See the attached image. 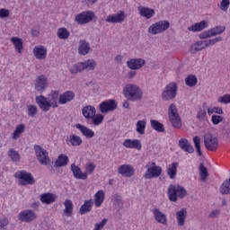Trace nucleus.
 I'll return each mask as SVG.
<instances>
[{
    "label": "nucleus",
    "mask_w": 230,
    "mask_h": 230,
    "mask_svg": "<svg viewBox=\"0 0 230 230\" xmlns=\"http://www.w3.org/2000/svg\"><path fill=\"white\" fill-rule=\"evenodd\" d=\"M177 168H179V163L174 162L169 164L166 170V173L168 177H170L172 181L177 177Z\"/></svg>",
    "instance_id": "nucleus-32"
},
{
    "label": "nucleus",
    "mask_w": 230,
    "mask_h": 230,
    "mask_svg": "<svg viewBox=\"0 0 230 230\" xmlns=\"http://www.w3.org/2000/svg\"><path fill=\"white\" fill-rule=\"evenodd\" d=\"M71 172H73L75 179H80L82 181H85V179H87V173L82 172V169L75 164H71Z\"/></svg>",
    "instance_id": "nucleus-25"
},
{
    "label": "nucleus",
    "mask_w": 230,
    "mask_h": 230,
    "mask_svg": "<svg viewBox=\"0 0 230 230\" xmlns=\"http://www.w3.org/2000/svg\"><path fill=\"white\" fill-rule=\"evenodd\" d=\"M202 49H206L204 40H198L190 46L191 53H197L199 51H202Z\"/></svg>",
    "instance_id": "nucleus-38"
},
{
    "label": "nucleus",
    "mask_w": 230,
    "mask_h": 230,
    "mask_svg": "<svg viewBox=\"0 0 230 230\" xmlns=\"http://www.w3.org/2000/svg\"><path fill=\"white\" fill-rule=\"evenodd\" d=\"M77 51L79 55L85 57L91 53V45L85 40H81L79 41Z\"/></svg>",
    "instance_id": "nucleus-20"
},
{
    "label": "nucleus",
    "mask_w": 230,
    "mask_h": 230,
    "mask_svg": "<svg viewBox=\"0 0 230 230\" xmlns=\"http://www.w3.org/2000/svg\"><path fill=\"white\" fill-rule=\"evenodd\" d=\"M151 128L155 130L156 132H164V125L159 120L151 119Z\"/></svg>",
    "instance_id": "nucleus-42"
},
{
    "label": "nucleus",
    "mask_w": 230,
    "mask_h": 230,
    "mask_svg": "<svg viewBox=\"0 0 230 230\" xmlns=\"http://www.w3.org/2000/svg\"><path fill=\"white\" fill-rule=\"evenodd\" d=\"M69 143L72 145V146H80V145L83 143L82 137H80L78 135H70Z\"/></svg>",
    "instance_id": "nucleus-47"
},
{
    "label": "nucleus",
    "mask_w": 230,
    "mask_h": 230,
    "mask_svg": "<svg viewBox=\"0 0 230 230\" xmlns=\"http://www.w3.org/2000/svg\"><path fill=\"white\" fill-rule=\"evenodd\" d=\"M208 28V22L201 21L200 22H197L190 27H188L189 31H202V30H206Z\"/></svg>",
    "instance_id": "nucleus-33"
},
{
    "label": "nucleus",
    "mask_w": 230,
    "mask_h": 230,
    "mask_svg": "<svg viewBox=\"0 0 230 230\" xmlns=\"http://www.w3.org/2000/svg\"><path fill=\"white\" fill-rule=\"evenodd\" d=\"M103 200H105V192H103V190H98L95 193V199H94L95 208H100V206L103 204Z\"/></svg>",
    "instance_id": "nucleus-36"
},
{
    "label": "nucleus",
    "mask_w": 230,
    "mask_h": 230,
    "mask_svg": "<svg viewBox=\"0 0 230 230\" xmlns=\"http://www.w3.org/2000/svg\"><path fill=\"white\" fill-rule=\"evenodd\" d=\"M199 177L202 181V182H206V179H208V177H209V172H208V168H206V166H204V164H200L199 167Z\"/></svg>",
    "instance_id": "nucleus-41"
},
{
    "label": "nucleus",
    "mask_w": 230,
    "mask_h": 230,
    "mask_svg": "<svg viewBox=\"0 0 230 230\" xmlns=\"http://www.w3.org/2000/svg\"><path fill=\"white\" fill-rule=\"evenodd\" d=\"M8 157H10L13 163H19L21 161V155L18 151L13 148H11L7 153Z\"/></svg>",
    "instance_id": "nucleus-40"
},
{
    "label": "nucleus",
    "mask_w": 230,
    "mask_h": 230,
    "mask_svg": "<svg viewBox=\"0 0 230 230\" xmlns=\"http://www.w3.org/2000/svg\"><path fill=\"white\" fill-rule=\"evenodd\" d=\"M73 100H75V92L66 91L60 94L58 103H60V105H66V103H69V102H73Z\"/></svg>",
    "instance_id": "nucleus-21"
},
{
    "label": "nucleus",
    "mask_w": 230,
    "mask_h": 230,
    "mask_svg": "<svg viewBox=\"0 0 230 230\" xmlns=\"http://www.w3.org/2000/svg\"><path fill=\"white\" fill-rule=\"evenodd\" d=\"M204 143L205 148L210 150V152H215L218 148V138L211 133H206L204 135Z\"/></svg>",
    "instance_id": "nucleus-10"
},
{
    "label": "nucleus",
    "mask_w": 230,
    "mask_h": 230,
    "mask_svg": "<svg viewBox=\"0 0 230 230\" xmlns=\"http://www.w3.org/2000/svg\"><path fill=\"white\" fill-rule=\"evenodd\" d=\"M27 111H28V116H31V118L36 116V114L38 112L37 106L31 105V104L28 105Z\"/></svg>",
    "instance_id": "nucleus-53"
},
{
    "label": "nucleus",
    "mask_w": 230,
    "mask_h": 230,
    "mask_svg": "<svg viewBox=\"0 0 230 230\" xmlns=\"http://www.w3.org/2000/svg\"><path fill=\"white\" fill-rule=\"evenodd\" d=\"M11 42L12 44H13L15 51L17 53H22V39L18 37H13L11 38Z\"/></svg>",
    "instance_id": "nucleus-37"
},
{
    "label": "nucleus",
    "mask_w": 230,
    "mask_h": 230,
    "mask_svg": "<svg viewBox=\"0 0 230 230\" xmlns=\"http://www.w3.org/2000/svg\"><path fill=\"white\" fill-rule=\"evenodd\" d=\"M125 21V12L120 11L119 13H117L112 15H109L106 18V22H110L112 24H118L119 22H123Z\"/></svg>",
    "instance_id": "nucleus-19"
},
{
    "label": "nucleus",
    "mask_w": 230,
    "mask_h": 230,
    "mask_svg": "<svg viewBox=\"0 0 230 230\" xmlns=\"http://www.w3.org/2000/svg\"><path fill=\"white\" fill-rule=\"evenodd\" d=\"M175 96H177V84L170 83L162 93V100L170 102V100H174Z\"/></svg>",
    "instance_id": "nucleus-9"
},
{
    "label": "nucleus",
    "mask_w": 230,
    "mask_h": 230,
    "mask_svg": "<svg viewBox=\"0 0 230 230\" xmlns=\"http://www.w3.org/2000/svg\"><path fill=\"white\" fill-rule=\"evenodd\" d=\"M6 226H8V218L4 217L0 219V230H3L4 228H5Z\"/></svg>",
    "instance_id": "nucleus-61"
},
{
    "label": "nucleus",
    "mask_w": 230,
    "mask_h": 230,
    "mask_svg": "<svg viewBox=\"0 0 230 230\" xmlns=\"http://www.w3.org/2000/svg\"><path fill=\"white\" fill-rule=\"evenodd\" d=\"M36 103L40 107V109H41V111H44V112H48V111L51 109V104L49 103V101L44 95L37 96Z\"/></svg>",
    "instance_id": "nucleus-17"
},
{
    "label": "nucleus",
    "mask_w": 230,
    "mask_h": 230,
    "mask_svg": "<svg viewBox=\"0 0 230 230\" xmlns=\"http://www.w3.org/2000/svg\"><path fill=\"white\" fill-rule=\"evenodd\" d=\"M57 200V198L53 193H43L40 195V201L42 204H53Z\"/></svg>",
    "instance_id": "nucleus-34"
},
{
    "label": "nucleus",
    "mask_w": 230,
    "mask_h": 230,
    "mask_svg": "<svg viewBox=\"0 0 230 230\" xmlns=\"http://www.w3.org/2000/svg\"><path fill=\"white\" fill-rule=\"evenodd\" d=\"M123 95L128 102H141L143 100V90L137 84H128L123 89Z\"/></svg>",
    "instance_id": "nucleus-1"
},
{
    "label": "nucleus",
    "mask_w": 230,
    "mask_h": 230,
    "mask_svg": "<svg viewBox=\"0 0 230 230\" xmlns=\"http://www.w3.org/2000/svg\"><path fill=\"white\" fill-rule=\"evenodd\" d=\"M205 118H206V110L200 109L199 111L198 112L197 119L199 121H202Z\"/></svg>",
    "instance_id": "nucleus-60"
},
{
    "label": "nucleus",
    "mask_w": 230,
    "mask_h": 230,
    "mask_svg": "<svg viewBox=\"0 0 230 230\" xmlns=\"http://www.w3.org/2000/svg\"><path fill=\"white\" fill-rule=\"evenodd\" d=\"M211 37H213V36L211 35V31H209V30L205 31L199 34V39H201V40L209 39Z\"/></svg>",
    "instance_id": "nucleus-59"
},
{
    "label": "nucleus",
    "mask_w": 230,
    "mask_h": 230,
    "mask_svg": "<svg viewBox=\"0 0 230 230\" xmlns=\"http://www.w3.org/2000/svg\"><path fill=\"white\" fill-rule=\"evenodd\" d=\"M146 168H147V170L145 172V179H155L163 173V168L155 165V163H152V167L146 165Z\"/></svg>",
    "instance_id": "nucleus-11"
},
{
    "label": "nucleus",
    "mask_w": 230,
    "mask_h": 230,
    "mask_svg": "<svg viewBox=\"0 0 230 230\" xmlns=\"http://www.w3.org/2000/svg\"><path fill=\"white\" fill-rule=\"evenodd\" d=\"M25 130L26 126L24 124L18 125L13 133V139H19V137H21V134L24 133Z\"/></svg>",
    "instance_id": "nucleus-44"
},
{
    "label": "nucleus",
    "mask_w": 230,
    "mask_h": 230,
    "mask_svg": "<svg viewBox=\"0 0 230 230\" xmlns=\"http://www.w3.org/2000/svg\"><path fill=\"white\" fill-rule=\"evenodd\" d=\"M34 89L37 93L42 94L46 89H48V77L44 75H39L34 83Z\"/></svg>",
    "instance_id": "nucleus-14"
},
{
    "label": "nucleus",
    "mask_w": 230,
    "mask_h": 230,
    "mask_svg": "<svg viewBox=\"0 0 230 230\" xmlns=\"http://www.w3.org/2000/svg\"><path fill=\"white\" fill-rule=\"evenodd\" d=\"M75 128L80 130V132L83 134V136H84V137H86L87 139H91V138L94 137V136H95L94 131H93V129H91L82 124H75Z\"/></svg>",
    "instance_id": "nucleus-24"
},
{
    "label": "nucleus",
    "mask_w": 230,
    "mask_h": 230,
    "mask_svg": "<svg viewBox=\"0 0 230 230\" xmlns=\"http://www.w3.org/2000/svg\"><path fill=\"white\" fill-rule=\"evenodd\" d=\"M96 17V14L93 11H84L75 17V22L79 24L80 26H84V24H89V22H93V19Z\"/></svg>",
    "instance_id": "nucleus-6"
},
{
    "label": "nucleus",
    "mask_w": 230,
    "mask_h": 230,
    "mask_svg": "<svg viewBox=\"0 0 230 230\" xmlns=\"http://www.w3.org/2000/svg\"><path fill=\"white\" fill-rule=\"evenodd\" d=\"M69 35H71V32L66 29V27H61L58 29L57 36L61 40H66V39H69Z\"/></svg>",
    "instance_id": "nucleus-39"
},
{
    "label": "nucleus",
    "mask_w": 230,
    "mask_h": 230,
    "mask_svg": "<svg viewBox=\"0 0 230 230\" xmlns=\"http://www.w3.org/2000/svg\"><path fill=\"white\" fill-rule=\"evenodd\" d=\"M14 177L20 180L21 186H28V185L35 184V178H33V175L31 174V172H28L24 170L16 172L14 174Z\"/></svg>",
    "instance_id": "nucleus-5"
},
{
    "label": "nucleus",
    "mask_w": 230,
    "mask_h": 230,
    "mask_svg": "<svg viewBox=\"0 0 230 230\" xmlns=\"http://www.w3.org/2000/svg\"><path fill=\"white\" fill-rule=\"evenodd\" d=\"M179 146L183 150V152H187L188 154H193V152H195V148H193V146H191L190 141L186 138L179 140Z\"/></svg>",
    "instance_id": "nucleus-26"
},
{
    "label": "nucleus",
    "mask_w": 230,
    "mask_h": 230,
    "mask_svg": "<svg viewBox=\"0 0 230 230\" xmlns=\"http://www.w3.org/2000/svg\"><path fill=\"white\" fill-rule=\"evenodd\" d=\"M170 28V22L164 20L159 21L155 23H153L148 28V33L151 35H159V33H164V31H166Z\"/></svg>",
    "instance_id": "nucleus-7"
},
{
    "label": "nucleus",
    "mask_w": 230,
    "mask_h": 230,
    "mask_svg": "<svg viewBox=\"0 0 230 230\" xmlns=\"http://www.w3.org/2000/svg\"><path fill=\"white\" fill-rule=\"evenodd\" d=\"M138 12L141 17H145L146 19H152L154 15H155V11L154 9H150L149 7L146 6H139Z\"/></svg>",
    "instance_id": "nucleus-27"
},
{
    "label": "nucleus",
    "mask_w": 230,
    "mask_h": 230,
    "mask_svg": "<svg viewBox=\"0 0 230 230\" xmlns=\"http://www.w3.org/2000/svg\"><path fill=\"white\" fill-rule=\"evenodd\" d=\"M145 64H146V61L143 58H131L127 61L128 67L133 71L141 69Z\"/></svg>",
    "instance_id": "nucleus-16"
},
{
    "label": "nucleus",
    "mask_w": 230,
    "mask_h": 230,
    "mask_svg": "<svg viewBox=\"0 0 230 230\" xmlns=\"http://www.w3.org/2000/svg\"><path fill=\"white\" fill-rule=\"evenodd\" d=\"M168 118L169 121L174 127V128H181L182 124L181 122V116H179V112L177 111V106L172 103L168 109Z\"/></svg>",
    "instance_id": "nucleus-4"
},
{
    "label": "nucleus",
    "mask_w": 230,
    "mask_h": 230,
    "mask_svg": "<svg viewBox=\"0 0 230 230\" xmlns=\"http://www.w3.org/2000/svg\"><path fill=\"white\" fill-rule=\"evenodd\" d=\"M199 82V79H197V76L194 75H188L185 78V84L188 87H195Z\"/></svg>",
    "instance_id": "nucleus-45"
},
{
    "label": "nucleus",
    "mask_w": 230,
    "mask_h": 230,
    "mask_svg": "<svg viewBox=\"0 0 230 230\" xmlns=\"http://www.w3.org/2000/svg\"><path fill=\"white\" fill-rule=\"evenodd\" d=\"M152 213L156 224L162 226H168V216L166 213L161 211V209L155 208L152 209Z\"/></svg>",
    "instance_id": "nucleus-12"
},
{
    "label": "nucleus",
    "mask_w": 230,
    "mask_h": 230,
    "mask_svg": "<svg viewBox=\"0 0 230 230\" xmlns=\"http://www.w3.org/2000/svg\"><path fill=\"white\" fill-rule=\"evenodd\" d=\"M82 114L85 119H91L92 116H96V108L94 106H85L82 110Z\"/></svg>",
    "instance_id": "nucleus-30"
},
{
    "label": "nucleus",
    "mask_w": 230,
    "mask_h": 230,
    "mask_svg": "<svg viewBox=\"0 0 230 230\" xmlns=\"http://www.w3.org/2000/svg\"><path fill=\"white\" fill-rule=\"evenodd\" d=\"M100 112L102 114H107V112H112V111H116L118 109V103H116L115 100H109L101 102L99 105Z\"/></svg>",
    "instance_id": "nucleus-13"
},
{
    "label": "nucleus",
    "mask_w": 230,
    "mask_h": 230,
    "mask_svg": "<svg viewBox=\"0 0 230 230\" xmlns=\"http://www.w3.org/2000/svg\"><path fill=\"white\" fill-rule=\"evenodd\" d=\"M213 111L216 114H224V110H222V108H220V107H214Z\"/></svg>",
    "instance_id": "nucleus-63"
},
{
    "label": "nucleus",
    "mask_w": 230,
    "mask_h": 230,
    "mask_svg": "<svg viewBox=\"0 0 230 230\" xmlns=\"http://www.w3.org/2000/svg\"><path fill=\"white\" fill-rule=\"evenodd\" d=\"M7 17H10V10L5 8L0 9V19H6Z\"/></svg>",
    "instance_id": "nucleus-56"
},
{
    "label": "nucleus",
    "mask_w": 230,
    "mask_h": 230,
    "mask_svg": "<svg viewBox=\"0 0 230 230\" xmlns=\"http://www.w3.org/2000/svg\"><path fill=\"white\" fill-rule=\"evenodd\" d=\"M49 102L50 103V107H53L54 109L58 107V92L53 91L49 94L48 97Z\"/></svg>",
    "instance_id": "nucleus-35"
},
{
    "label": "nucleus",
    "mask_w": 230,
    "mask_h": 230,
    "mask_svg": "<svg viewBox=\"0 0 230 230\" xmlns=\"http://www.w3.org/2000/svg\"><path fill=\"white\" fill-rule=\"evenodd\" d=\"M210 31V35L212 37H215L217 35H220L226 31V28L224 26H217L209 30Z\"/></svg>",
    "instance_id": "nucleus-48"
},
{
    "label": "nucleus",
    "mask_w": 230,
    "mask_h": 230,
    "mask_svg": "<svg viewBox=\"0 0 230 230\" xmlns=\"http://www.w3.org/2000/svg\"><path fill=\"white\" fill-rule=\"evenodd\" d=\"M118 173L124 177H132L134 175V167L130 164H123L118 168Z\"/></svg>",
    "instance_id": "nucleus-23"
},
{
    "label": "nucleus",
    "mask_w": 230,
    "mask_h": 230,
    "mask_svg": "<svg viewBox=\"0 0 230 230\" xmlns=\"http://www.w3.org/2000/svg\"><path fill=\"white\" fill-rule=\"evenodd\" d=\"M103 115L102 114H97L94 116H92L90 119H92V122H90V125H94L95 127H98L99 125H102L103 123Z\"/></svg>",
    "instance_id": "nucleus-46"
},
{
    "label": "nucleus",
    "mask_w": 230,
    "mask_h": 230,
    "mask_svg": "<svg viewBox=\"0 0 230 230\" xmlns=\"http://www.w3.org/2000/svg\"><path fill=\"white\" fill-rule=\"evenodd\" d=\"M229 4L230 0H222L219 8L222 12H227V10L229 9Z\"/></svg>",
    "instance_id": "nucleus-55"
},
{
    "label": "nucleus",
    "mask_w": 230,
    "mask_h": 230,
    "mask_svg": "<svg viewBox=\"0 0 230 230\" xmlns=\"http://www.w3.org/2000/svg\"><path fill=\"white\" fill-rule=\"evenodd\" d=\"M18 218L21 222H33L37 218V214L31 209H26L19 214Z\"/></svg>",
    "instance_id": "nucleus-15"
},
{
    "label": "nucleus",
    "mask_w": 230,
    "mask_h": 230,
    "mask_svg": "<svg viewBox=\"0 0 230 230\" xmlns=\"http://www.w3.org/2000/svg\"><path fill=\"white\" fill-rule=\"evenodd\" d=\"M113 204L114 206H123V199H121V196L116 194L114 196Z\"/></svg>",
    "instance_id": "nucleus-58"
},
{
    "label": "nucleus",
    "mask_w": 230,
    "mask_h": 230,
    "mask_svg": "<svg viewBox=\"0 0 230 230\" xmlns=\"http://www.w3.org/2000/svg\"><path fill=\"white\" fill-rule=\"evenodd\" d=\"M94 170H96V165H94L93 163L86 164L85 172L86 175H92L93 173Z\"/></svg>",
    "instance_id": "nucleus-54"
},
{
    "label": "nucleus",
    "mask_w": 230,
    "mask_h": 230,
    "mask_svg": "<svg viewBox=\"0 0 230 230\" xmlns=\"http://www.w3.org/2000/svg\"><path fill=\"white\" fill-rule=\"evenodd\" d=\"M188 217V210L186 208H181L176 212V220L179 227H182L186 224V218Z\"/></svg>",
    "instance_id": "nucleus-22"
},
{
    "label": "nucleus",
    "mask_w": 230,
    "mask_h": 230,
    "mask_svg": "<svg viewBox=\"0 0 230 230\" xmlns=\"http://www.w3.org/2000/svg\"><path fill=\"white\" fill-rule=\"evenodd\" d=\"M134 76H136V71L135 70H130L128 73V77L132 79L134 78Z\"/></svg>",
    "instance_id": "nucleus-64"
},
{
    "label": "nucleus",
    "mask_w": 230,
    "mask_h": 230,
    "mask_svg": "<svg viewBox=\"0 0 230 230\" xmlns=\"http://www.w3.org/2000/svg\"><path fill=\"white\" fill-rule=\"evenodd\" d=\"M221 40H222V37L219 36L211 40H203V42L205 44V48H209V46H215L217 42H220Z\"/></svg>",
    "instance_id": "nucleus-51"
},
{
    "label": "nucleus",
    "mask_w": 230,
    "mask_h": 230,
    "mask_svg": "<svg viewBox=\"0 0 230 230\" xmlns=\"http://www.w3.org/2000/svg\"><path fill=\"white\" fill-rule=\"evenodd\" d=\"M219 215H220V210L215 209V210H213V211L208 215V218H217V217H218Z\"/></svg>",
    "instance_id": "nucleus-62"
},
{
    "label": "nucleus",
    "mask_w": 230,
    "mask_h": 230,
    "mask_svg": "<svg viewBox=\"0 0 230 230\" xmlns=\"http://www.w3.org/2000/svg\"><path fill=\"white\" fill-rule=\"evenodd\" d=\"M193 143H194V146L197 150L198 155L199 157H202V150L200 149V137H193Z\"/></svg>",
    "instance_id": "nucleus-50"
},
{
    "label": "nucleus",
    "mask_w": 230,
    "mask_h": 230,
    "mask_svg": "<svg viewBox=\"0 0 230 230\" xmlns=\"http://www.w3.org/2000/svg\"><path fill=\"white\" fill-rule=\"evenodd\" d=\"M96 69V61L94 59H88L84 62L76 63L70 68L71 75H77L82 71H94Z\"/></svg>",
    "instance_id": "nucleus-3"
},
{
    "label": "nucleus",
    "mask_w": 230,
    "mask_h": 230,
    "mask_svg": "<svg viewBox=\"0 0 230 230\" xmlns=\"http://www.w3.org/2000/svg\"><path fill=\"white\" fill-rule=\"evenodd\" d=\"M167 195L171 202H177L178 199H184L188 195V191L181 185L171 184L167 189Z\"/></svg>",
    "instance_id": "nucleus-2"
},
{
    "label": "nucleus",
    "mask_w": 230,
    "mask_h": 230,
    "mask_svg": "<svg viewBox=\"0 0 230 230\" xmlns=\"http://www.w3.org/2000/svg\"><path fill=\"white\" fill-rule=\"evenodd\" d=\"M224 121V118L220 115H213L212 116V123L213 125H218V123H222Z\"/></svg>",
    "instance_id": "nucleus-57"
},
{
    "label": "nucleus",
    "mask_w": 230,
    "mask_h": 230,
    "mask_svg": "<svg viewBox=\"0 0 230 230\" xmlns=\"http://www.w3.org/2000/svg\"><path fill=\"white\" fill-rule=\"evenodd\" d=\"M34 150L36 157L38 161H40V164H43V166H48V164L51 163V160L49 159V154L46 149L42 148V146L35 145Z\"/></svg>",
    "instance_id": "nucleus-8"
},
{
    "label": "nucleus",
    "mask_w": 230,
    "mask_h": 230,
    "mask_svg": "<svg viewBox=\"0 0 230 230\" xmlns=\"http://www.w3.org/2000/svg\"><path fill=\"white\" fill-rule=\"evenodd\" d=\"M69 163V157L64 154H61L58 156V159L55 162L54 166L56 168H62V166H67Z\"/></svg>",
    "instance_id": "nucleus-31"
},
{
    "label": "nucleus",
    "mask_w": 230,
    "mask_h": 230,
    "mask_svg": "<svg viewBox=\"0 0 230 230\" xmlns=\"http://www.w3.org/2000/svg\"><path fill=\"white\" fill-rule=\"evenodd\" d=\"M65 208L64 213L66 214V217H71L73 215V201L71 199H66L64 202Z\"/></svg>",
    "instance_id": "nucleus-43"
},
{
    "label": "nucleus",
    "mask_w": 230,
    "mask_h": 230,
    "mask_svg": "<svg viewBox=\"0 0 230 230\" xmlns=\"http://www.w3.org/2000/svg\"><path fill=\"white\" fill-rule=\"evenodd\" d=\"M93 206H94V201L93 200V199L85 200L79 209L80 215H85V213H90L91 209H93Z\"/></svg>",
    "instance_id": "nucleus-29"
},
{
    "label": "nucleus",
    "mask_w": 230,
    "mask_h": 230,
    "mask_svg": "<svg viewBox=\"0 0 230 230\" xmlns=\"http://www.w3.org/2000/svg\"><path fill=\"white\" fill-rule=\"evenodd\" d=\"M33 54L38 60H46V57H48V49L42 45L34 47Z\"/></svg>",
    "instance_id": "nucleus-18"
},
{
    "label": "nucleus",
    "mask_w": 230,
    "mask_h": 230,
    "mask_svg": "<svg viewBox=\"0 0 230 230\" xmlns=\"http://www.w3.org/2000/svg\"><path fill=\"white\" fill-rule=\"evenodd\" d=\"M146 128V121L138 120L137 122V134L143 135L145 134V129Z\"/></svg>",
    "instance_id": "nucleus-49"
},
{
    "label": "nucleus",
    "mask_w": 230,
    "mask_h": 230,
    "mask_svg": "<svg viewBox=\"0 0 230 230\" xmlns=\"http://www.w3.org/2000/svg\"><path fill=\"white\" fill-rule=\"evenodd\" d=\"M123 146L126 148H135L137 150H141L142 145L141 142L137 139H126L123 142Z\"/></svg>",
    "instance_id": "nucleus-28"
},
{
    "label": "nucleus",
    "mask_w": 230,
    "mask_h": 230,
    "mask_svg": "<svg viewBox=\"0 0 230 230\" xmlns=\"http://www.w3.org/2000/svg\"><path fill=\"white\" fill-rule=\"evenodd\" d=\"M218 103H224L225 105H227V103H230V93H226L223 96H219L217 98Z\"/></svg>",
    "instance_id": "nucleus-52"
}]
</instances>
